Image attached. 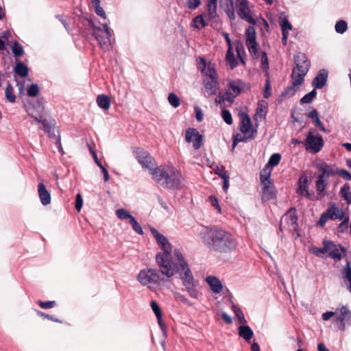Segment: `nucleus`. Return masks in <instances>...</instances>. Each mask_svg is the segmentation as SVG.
Here are the masks:
<instances>
[{
  "label": "nucleus",
  "mask_w": 351,
  "mask_h": 351,
  "mask_svg": "<svg viewBox=\"0 0 351 351\" xmlns=\"http://www.w3.org/2000/svg\"><path fill=\"white\" fill-rule=\"evenodd\" d=\"M200 237L203 243L216 252L229 253L237 246V241L230 232L217 226L202 231Z\"/></svg>",
  "instance_id": "f257e3e1"
},
{
  "label": "nucleus",
  "mask_w": 351,
  "mask_h": 351,
  "mask_svg": "<svg viewBox=\"0 0 351 351\" xmlns=\"http://www.w3.org/2000/svg\"><path fill=\"white\" fill-rule=\"evenodd\" d=\"M173 256L175 258V274H179L185 290L189 296L197 299L199 291L197 289V284L188 263L179 249L173 250Z\"/></svg>",
  "instance_id": "f03ea898"
},
{
  "label": "nucleus",
  "mask_w": 351,
  "mask_h": 351,
  "mask_svg": "<svg viewBox=\"0 0 351 351\" xmlns=\"http://www.w3.org/2000/svg\"><path fill=\"white\" fill-rule=\"evenodd\" d=\"M150 231L154 237L158 245L162 252H158L156 261L158 266H160L165 274H172L171 265H173L174 259L171 258L172 246L169 240L160 234L156 228H150Z\"/></svg>",
  "instance_id": "7ed1b4c3"
},
{
  "label": "nucleus",
  "mask_w": 351,
  "mask_h": 351,
  "mask_svg": "<svg viewBox=\"0 0 351 351\" xmlns=\"http://www.w3.org/2000/svg\"><path fill=\"white\" fill-rule=\"evenodd\" d=\"M152 175L156 182L169 189L180 188L183 179L180 171L173 166L156 167L152 170Z\"/></svg>",
  "instance_id": "20e7f679"
},
{
  "label": "nucleus",
  "mask_w": 351,
  "mask_h": 351,
  "mask_svg": "<svg viewBox=\"0 0 351 351\" xmlns=\"http://www.w3.org/2000/svg\"><path fill=\"white\" fill-rule=\"evenodd\" d=\"M175 259V258L173 257ZM159 269L154 268L141 269L138 276L137 280L143 286L152 288L154 285H160L162 282H166V278H169L175 274V263L171 265L172 274H165L162 268L158 266Z\"/></svg>",
  "instance_id": "39448f33"
},
{
  "label": "nucleus",
  "mask_w": 351,
  "mask_h": 351,
  "mask_svg": "<svg viewBox=\"0 0 351 351\" xmlns=\"http://www.w3.org/2000/svg\"><path fill=\"white\" fill-rule=\"evenodd\" d=\"M294 63L295 66L293 69L291 77L295 79V84H302L304 82V76L308 71L311 62L306 54L300 52L294 56Z\"/></svg>",
  "instance_id": "423d86ee"
},
{
  "label": "nucleus",
  "mask_w": 351,
  "mask_h": 351,
  "mask_svg": "<svg viewBox=\"0 0 351 351\" xmlns=\"http://www.w3.org/2000/svg\"><path fill=\"white\" fill-rule=\"evenodd\" d=\"M89 27L91 28L93 35L97 40L98 45L104 51H109L111 48L110 38L111 36V30L107 23L103 25L104 29L96 27L92 21L88 23Z\"/></svg>",
  "instance_id": "0eeeda50"
},
{
  "label": "nucleus",
  "mask_w": 351,
  "mask_h": 351,
  "mask_svg": "<svg viewBox=\"0 0 351 351\" xmlns=\"http://www.w3.org/2000/svg\"><path fill=\"white\" fill-rule=\"evenodd\" d=\"M304 146L311 153H318L324 147V140L321 135L315 134L314 129H310L304 141Z\"/></svg>",
  "instance_id": "6e6552de"
},
{
  "label": "nucleus",
  "mask_w": 351,
  "mask_h": 351,
  "mask_svg": "<svg viewBox=\"0 0 351 351\" xmlns=\"http://www.w3.org/2000/svg\"><path fill=\"white\" fill-rule=\"evenodd\" d=\"M343 216H345L343 210L337 206L335 203H332L330 205L329 208L321 215L318 221V225L321 227H324L328 220H341L343 219Z\"/></svg>",
  "instance_id": "1a4fd4ad"
},
{
  "label": "nucleus",
  "mask_w": 351,
  "mask_h": 351,
  "mask_svg": "<svg viewBox=\"0 0 351 351\" xmlns=\"http://www.w3.org/2000/svg\"><path fill=\"white\" fill-rule=\"evenodd\" d=\"M245 45L251 56L254 58H258L259 55L257 48L258 45L256 43V33L255 28L253 26H249L245 29Z\"/></svg>",
  "instance_id": "9d476101"
},
{
  "label": "nucleus",
  "mask_w": 351,
  "mask_h": 351,
  "mask_svg": "<svg viewBox=\"0 0 351 351\" xmlns=\"http://www.w3.org/2000/svg\"><path fill=\"white\" fill-rule=\"evenodd\" d=\"M236 9L238 15L252 25L256 24L255 19L250 14L247 0H236Z\"/></svg>",
  "instance_id": "9b49d317"
},
{
  "label": "nucleus",
  "mask_w": 351,
  "mask_h": 351,
  "mask_svg": "<svg viewBox=\"0 0 351 351\" xmlns=\"http://www.w3.org/2000/svg\"><path fill=\"white\" fill-rule=\"evenodd\" d=\"M185 141L187 143H193L195 149H198L202 145L203 136L201 135L197 129L189 128L185 132Z\"/></svg>",
  "instance_id": "f8f14e48"
},
{
  "label": "nucleus",
  "mask_w": 351,
  "mask_h": 351,
  "mask_svg": "<svg viewBox=\"0 0 351 351\" xmlns=\"http://www.w3.org/2000/svg\"><path fill=\"white\" fill-rule=\"evenodd\" d=\"M285 222L292 230H296L298 228V216L294 208H290L282 217L280 222V230H282V223Z\"/></svg>",
  "instance_id": "ddd939ff"
},
{
  "label": "nucleus",
  "mask_w": 351,
  "mask_h": 351,
  "mask_svg": "<svg viewBox=\"0 0 351 351\" xmlns=\"http://www.w3.org/2000/svg\"><path fill=\"white\" fill-rule=\"evenodd\" d=\"M339 315L337 317L336 321L339 322V328L343 330L346 324L351 323V311L347 306H341L339 308Z\"/></svg>",
  "instance_id": "4468645a"
},
{
  "label": "nucleus",
  "mask_w": 351,
  "mask_h": 351,
  "mask_svg": "<svg viewBox=\"0 0 351 351\" xmlns=\"http://www.w3.org/2000/svg\"><path fill=\"white\" fill-rule=\"evenodd\" d=\"M204 95L206 97H210L217 94L219 89V84L217 80H204Z\"/></svg>",
  "instance_id": "2eb2a0df"
},
{
  "label": "nucleus",
  "mask_w": 351,
  "mask_h": 351,
  "mask_svg": "<svg viewBox=\"0 0 351 351\" xmlns=\"http://www.w3.org/2000/svg\"><path fill=\"white\" fill-rule=\"evenodd\" d=\"M317 168L320 172L319 176H322L323 178H328L330 176L337 175L338 173V169L334 165L326 162L318 164Z\"/></svg>",
  "instance_id": "dca6fc26"
},
{
  "label": "nucleus",
  "mask_w": 351,
  "mask_h": 351,
  "mask_svg": "<svg viewBox=\"0 0 351 351\" xmlns=\"http://www.w3.org/2000/svg\"><path fill=\"white\" fill-rule=\"evenodd\" d=\"M241 119L240 131L244 134H250L254 129H252V122L250 117L245 112L239 113Z\"/></svg>",
  "instance_id": "f3484780"
},
{
  "label": "nucleus",
  "mask_w": 351,
  "mask_h": 351,
  "mask_svg": "<svg viewBox=\"0 0 351 351\" xmlns=\"http://www.w3.org/2000/svg\"><path fill=\"white\" fill-rule=\"evenodd\" d=\"M328 72L326 69H321L313 81V85L315 88H323L327 82Z\"/></svg>",
  "instance_id": "a211bd4d"
},
{
  "label": "nucleus",
  "mask_w": 351,
  "mask_h": 351,
  "mask_svg": "<svg viewBox=\"0 0 351 351\" xmlns=\"http://www.w3.org/2000/svg\"><path fill=\"white\" fill-rule=\"evenodd\" d=\"M202 62L203 66L201 68V71L205 75V79L217 80L218 77L214 66L210 63L206 64L204 59H202Z\"/></svg>",
  "instance_id": "6ab92c4d"
},
{
  "label": "nucleus",
  "mask_w": 351,
  "mask_h": 351,
  "mask_svg": "<svg viewBox=\"0 0 351 351\" xmlns=\"http://www.w3.org/2000/svg\"><path fill=\"white\" fill-rule=\"evenodd\" d=\"M38 193L43 205L47 206L51 203V195L42 182L38 185Z\"/></svg>",
  "instance_id": "aec40b11"
},
{
  "label": "nucleus",
  "mask_w": 351,
  "mask_h": 351,
  "mask_svg": "<svg viewBox=\"0 0 351 351\" xmlns=\"http://www.w3.org/2000/svg\"><path fill=\"white\" fill-rule=\"evenodd\" d=\"M220 5L224 10L230 19L232 20L235 19L233 0H220Z\"/></svg>",
  "instance_id": "412c9836"
},
{
  "label": "nucleus",
  "mask_w": 351,
  "mask_h": 351,
  "mask_svg": "<svg viewBox=\"0 0 351 351\" xmlns=\"http://www.w3.org/2000/svg\"><path fill=\"white\" fill-rule=\"evenodd\" d=\"M256 134V130H253L250 134H243V135H242L241 134H237L234 135L232 141V148L234 149L239 142H247L250 140L254 139Z\"/></svg>",
  "instance_id": "4be33fe9"
},
{
  "label": "nucleus",
  "mask_w": 351,
  "mask_h": 351,
  "mask_svg": "<svg viewBox=\"0 0 351 351\" xmlns=\"http://www.w3.org/2000/svg\"><path fill=\"white\" fill-rule=\"evenodd\" d=\"M328 184V178H323L322 176H318L315 183L317 198L321 199L323 196V192Z\"/></svg>",
  "instance_id": "5701e85b"
},
{
  "label": "nucleus",
  "mask_w": 351,
  "mask_h": 351,
  "mask_svg": "<svg viewBox=\"0 0 351 351\" xmlns=\"http://www.w3.org/2000/svg\"><path fill=\"white\" fill-rule=\"evenodd\" d=\"M206 280L210 285L213 292L219 293L222 291V284L217 278L213 276H209L206 278Z\"/></svg>",
  "instance_id": "b1692460"
},
{
  "label": "nucleus",
  "mask_w": 351,
  "mask_h": 351,
  "mask_svg": "<svg viewBox=\"0 0 351 351\" xmlns=\"http://www.w3.org/2000/svg\"><path fill=\"white\" fill-rule=\"evenodd\" d=\"M228 86L231 90L230 92L238 96L242 90L243 82L241 80H229Z\"/></svg>",
  "instance_id": "393cba45"
},
{
  "label": "nucleus",
  "mask_w": 351,
  "mask_h": 351,
  "mask_svg": "<svg viewBox=\"0 0 351 351\" xmlns=\"http://www.w3.org/2000/svg\"><path fill=\"white\" fill-rule=\"evenodd\" d=\"M96 101L98 106L103 110H108L110 107V97L104 94L99 95Z\"/></svg>",
  "instance_id": "a878e982"
},
{
  "label": "nucleus",
  "mask_w": 351,
  "mask_h": 351,
  "mask_svg": "<svg viewBox=\"0 0 351 351\" xmlns=\"http://www.w3.org/2000/svg\"><path fill=\"white\" fill-rule=\"evenodd\" d=\"M14 72L21 77H25L28 75L29 69L24 63L21 62H16L14 69Z\"/></svg>",
  "instance_id": "bb28decb"
},
{
  "label": "nucleus",
  "mask_w": 351,
  "mask_h": 351,
  "mask_svg": "<svg viewBox=\"0 0 351 351\" xmlns=\"http://www.w3.org/2000/svg\"><path fill=\"white\" fill-rule=\"evenodd\" d=\"M333 247H335V244L333 242L324 241V247L322 248L314 247L313 249V253L317 256H320L322 254L327 253Z\"/></svg>",
  "instance_id": "cd10ccee"
},
{
  "label": "nucleus",
  "mask_w": 351,
  "mask_h": 351,
  "mask_svg": "<svg viewBox=\"0 0 351 351\" xmlns=\"http://www.w3.org/2000/svg\"><path fill=\"white\" fill-rule=\"evenodd\" d=\"M307 181L306 178H304L303 181H302V178H300L297 193L311 199V195L308 191Z\"/></svg>",
  "instance_id": "c85d7f7f"
},
{
  "label": "nucleus",
  "mask_w": 351,
  "mask_h": 351,
  "mask_svg": "<svg viewBox=\"0 0 351 351\" xmlns=\"http://www.w3.org/2000/svg\"><path fill=\"white\" fill-rule=\"evenodd\" d=\"M239 335L248 341L252 338L254 332L250 326L245 325L239 327Z\"/></svg>",
  "instance_id": "c756f323"
},
{
  "label": "nucleus",
  "mask_w": 351,
  "mask_h": 351,
  "mask_svg": "<svg viewBox=\"0 0 351 351\" xmlns=\"http://www.w3.org/2000/svg\"><path fill=\"white\" fill-rule=\"evenodd\" d=\"M263 199L269 200L275 197V193L272 183L270 184L263 185Z\"/></svg>",
  "instance_id": "7c9ffc66"
},
{
  "label": "nucleus",
  "mask_w": 351,
  "mask_h": 351,
  "mask_svg": "<svg viewBox=\"0 0 351 351\" xmlns=\"http://www.w3.org/2000/svg\"><path fill=\"white\" fill-rule=\"evenodd\" d=\"M339 195L348 205L351 204V191L349 184L346 183L343 184L340 189Z\"/></svg>",
  "instance_id": "2f4dec72"
},
{
  "label": "nucleus",
  "mask_w": 351,
  "mask_h": 351,
  "mask_svg": "<svg viewBox=\"0 0 351 351\" xmlns=\"http://www.w3.org/2000/svg\"><path fill=\"white\" fill-rule=\"evenodd\" d=\"M271 169L265 166L261 172L260 178L262 185L270 184L271 183L269 178L271 176Z\"/></svg>",
  "instance_id": "473e14b6"
},
{
  "label": "nucleus",
  "mask_w": 351,
  "mask_h": 351,
  "mask_svg": "<svg viewBox=\"0 0 351 351\" xmlns=\"http://www.w3.org/2000/svg\"><path fill=\"white\" fill-rule=\"evenodd\" d=\"M343 278L348 290L351 293V267L348 262H347L345 271L343 273Z\"/></svg>",
  "instance_id": "72a5a7b5"
},
{
  "label": "nucleus",
  "mask_w": 351,
  "mask_h": 351,
  "mask_svg": "<svg viewBox=\"0 0 351 351\" xmlns=\"http://www.w3.org/2000/svg\"><path fill=\"white\" fill-rule=\"evenodd\" d=\"M295 78H291L292 84L287 86L285 90L282 93L281 96L284 97H291L293 96L298 90L297 86L300 84H295Z\"/></svg>",
  "instance_id": "f704fd0d"
},
{
  "label": "nucleus",
  "mask_w": 351,
  "mask_h": 351,
  "mask_svg": "<svg viewBox=\"0 0 351 351\" xmlns=\"http://www.w3.org/2000/svg\"><path fill=\"white\" fill-rule=\"evenodd\" d=\"M217 0H207L208 14L209 19H214L217 15Z\"/></svg>",
  "instance_id": "c9c22d12"
},
{
  "label": "nucleus",
  "mask_w": 351,
  "mask_h": 351,
  "mask_svg": "<svg viewBox=\"0 0 351 351\" xmlns=\"http://www.w3.org/2000/svg\"><path fill=\"white\" fill-rule=\"evenodd\" d=\"M42 124L43 126V129L49 135V137L56 136L53 128L54 123H52L51 121H49L48 120L44 119L42 121Z\"/></svg>",
  "instance_id": "e433bc0d"
},
{
  "label": "nucleus",
  "mask_w": 351,
  "mask_h": 351,
  "mask_svg": "<svg viewBox=\"0 0 351 351\" xmlns=\"http://www.w3.org/2000/svg\"><path fill=\"white\" fill-rule=\"evenodd\" d=\"M135 157L138 162L141 161L143 158H147L148 160H152V156L145 150L142 148L137 147L134 150Z\"/></svg>",
  "instance_id": "4c0bfd02"
},
{
  "label": "nucleus",
  "mask_w": 351,
  "mask_h": 351,
  "mask_svg": "<svg viewBox=\"0 0 351 351\" xmlns=\"http://www.w3.org/2000/svg\"><path fill=\"white\" fill-rule=\"evenodd\" d=\"M226 60L227 62L229 64L231 69H234L238 64L237 61L236 60L234 53L232 52L231 46L228 47V49L226 55Z\"/></svg>",
  "instance_id": "58836bf2"
},
{
  "label": "nucleus",
  "mask_w": 351,
  "mask_h": 351,
  "mask_svg": "<svg viewBox=\"0 0 351 351\" xmlns=\"http://www.w3.org/2000/svg\"><path fill=\"white\" fill-rule=\"evenodd\" d=\"M232 311H234L235 316L237 317L239 324H245L247 322V321L245 318L244 314H243V311H241V309L238 306L234 304V303H232Z\"/></svg>",
  "instance_id": "ea45409f"
},
{
  "label": "nucleus",
  "mask_w": 351,
  "mask_h": 351,
  "mask_svg": "<svg viewBox=\"0 0 351 351\" xmlns=\"http://www.w3.org/2000/svg\"><path fill=\"white\" fill-rule=\"evenodd\" d=\"M151 307L152 311H154V314L156 315V317L157 318L158 322L160 326H162V311L158 305V304L154 301L152 300L151 302Z\"/></svg>",
  "instance_id": "a19ab883"
},
{
  "label": "nucleus",
  "mask_w": 351,
  "mask_h": 351,
  "mask_svg": "<svg viewBox=\"0 0 351 351\" xmlns=\"http://www.w3.org/2000/svg\"><path fill=\"white\" fill-rule=\"evenodd\" d=\"M5 95L6 99L11 102L14 103L16 101V96L14 93V88L8 84L5 90Z\"/></svg>",
  "instance_id": "79ce46f5"
},
{
  "label": "nucleus",
  "mask_w": 351,
  "mask_h": 351,
  "mask_svg": "<svg viewBox=\"0 0 351 351\" xmlns=\"http://www.w3.org/2000/svg\"><path fill=\"white\" fill-rule=\"evenodd\" d=\"M280 160H281V156L280 154H278V153L273 154L270 156L269 161L267 162V164L265 166H267L268 167H270L271 169V167L278 165L279 164Z\"/></svg>",
  "instance_id": "37998d69"
},
{
  "label": "nucleus",
  "mask_w": 351,
  "mask_h": 351,
  "mask_svg": "<svg viewBox=\"0 0 351 351\" xmlns=\"http://www.w3.org/2000/svg\"><path fill=\"white\" fill-rule=\"evenodd\" d=\"M317 91L315 89H313L310 93L306 94L302 99H300V104H311L315 97H316Z\"/></svg>",
  "instance_id": "c03bdc74"
},
{
  "label": "nucleus",
  "mask_w": 351,
  "mask_h": 351,
  "mask_svg": "<svg viewBox=\"0 0 351 351\" xmlns=\"http://www.w3.org/2000/svg\"><path fill=\"white\" fill-rule=\"evenodd\" d=\"M12 51L15 57L22 56L24 53V50L23 46L19 44L17 41H15L13 43Z\"/></svg>",
  "instance_id": "a18cd8bd"
},
{
  "label": "nucleus",
  "mask_w": 351,
  "mask_h": 351,
  "mask_svg": "<svg viewBox=\"0 0 351 351\" xmlns=\"http://www.w3.org/2000/svg\"><path fill=\"white\" fill-rule=\"evenodd\" d=\"M116 215L117 217L121 220L124 219H130L131 220L132 217H134L132 215H130V212L123 209V208H119L116 210Z\"/></svg>",
  "instance_id": "49530a36"
},
{
  "label": "nucleus",
  "mask_w": 351,
  "mask_h": 351,
  "mask_svg": "<svg viewBox=\"0 0 351 351\" xmlns=\"http://www.w3.org/2000/svg\"><path fill=\"white\" fill-rule=\"evenodd\" d=\"M335 28L337 33L343 34L348 29V24L345 21L340 20L337 22Z\"/></svg>",
  "instance_id": "de8ad7c7"
},
{
  "label": "nucleus",
  "mask_w": 351,
  "mask_h": 351,
  "mask_svg": "<svg viewBox=\"0 0 351 351\" xmlns=\"http://www.w3.org/2000/svg\"><path fill=\"white\" fill-rule=\"evenodd\" d=\"M169 103L174 108H177L180 104V98L173 93H169L168 96Z\"/></svg>",
  "instance_id": "09e8293b"
},
{
  "label": "nucleus",
  "mask_w": 351,
  "mask_h": 351,
  "mask_svg": "<svg viewBox=\"0 0 351 351\" xmlns=\"http://www.w3.org/2000/svg\"><path fill=\"white\" fill-rule=\"evenodd\" d=\"M342 222L338 226V232L340 233H344L348 230L349 225V217L343 216Z\"/></svg>",
  "instance_id": "8fccbe9b"
},
{
  "label": "nucleus",
  "mask_w": 351,
  "mask_h": 351,
  "mask_svg": "<svg viewBox=\"0 0 351 351\" xmlns=\"http://www.w3.org/2000/svg\"><path fill=\"white\" fill-rule=\"evenodd\" d=\"M130 223L131 224L132 229L138 234L143 235V230L141 228V226L139 225V223L137 222V221L135 219L134 217H132L131 220L130 221Z\"/></svg>",
  "instance_id": "3c124183"
},
{
  "label": "nucleus",
  "mask_w": 351,
  "mask_h": 351,
  "mask_svg": "<svg viewBox=\"0 0 351 351\" xmlns=\"http://www.w3.org/2000/svg\"><path fill=\"white\" fill-rule=\"evenodd\" d=\"M174 298L178 302H182L189 306H192V303L189 301V300L180 293H174Z\"/></svg>",
  "instance_id": "603ef678"
},
{
  "label": "nucleus",
  "mask_w": 351,
  "mask_h": 351,
  "mask_svg": "<svg viewBox=\"0 0 351 351\" xmlns=\"http://www.w3.org/2000/svg\"><path fill=\"white\" fill-rule=\"evenodd\" d=\"M280 26L282 33H289V31L292 29L291 24L286 18H284L281 20Z\"/></svg>",
  "instance_id": "864d4df0"
},
{
  "label": "nucleus",
  "mask_w": 351,
  "mask_h": 351,
  "mask_svg": "<svg viewBox=\"0 0 351 351\" xmlns=\"http://www.w3.org/2000/svg\"><path fill=\"white\" fill-rule=\"evenodd\" d=\"M138 162L143 166V167L147 168L152 171V167L154 166L155 160L152 156V160H148L147 158H145V159L143 158Z\"/></svg>",
  "instance_id": "5fc2aeb1"
},
{
  "label": "nucleus",
  "mask_w": 351,
  "mask_h": 351,
  "mask_svg": "<svg viewBox=\"0 0 351 351\" xmlns=\"http://www.w3.org/2000/svg\"><path fill=\"white\" fill-rule=\"evenodd\" d=\"M193 22L195 26L197 29H202L206 26V22L202 15H199L194 18Z\"/></svg>",
  "instance_id": "6e6d98bb"
},
{
  "label": "nucleus",
  "mask_w": 351,
  "mask_h": 351,
  "mask_svg": "<svg viewBox=\"0 0 351 351\" xmlns=\"http://www.w3.org/2000/svg\"><path fill=\"white\" fill-rule=\"evenodd\" d=\"M221 116L223 121L228 125H231L232 123V119L231 113L229 110L223 109L221 111Z\"/></svg>",
  "instance_id": "4d7b16f0"
},
{
  "label": "nucleus",
  "mask_w": 351,
  "mask_h": 351,
  "mask_svg": "<svg viewBox=\"0 0 351 351\" xmlns=\"http://www.w3.org/2000/svg\"><path fill=\"white\" fill-rule=\"evenodd\" d=\"M27 95L29 97H36L39 92V88L37 84H33L27 88Z\"/></svg>",
  "instance_id": "13d9d810"
},
{
  "label": "nucleus",
  "mask_w": 351,
  "mask_h": 351,
  "mask_svg": "<svg viewBox=\"0 0 351 351\" xmlns=\"http://www.w3.org/2000/svg\"><path fill=\"white\" fill-rule=\"evenodd\" d=\"M261 67L263 70L267 71L269 69V62L266 52L263 51L261 53Z\"/></svg>",
  "instance_id": "bf43d9fd"
},
{
  "label": "nucleus",
  "mask_w": 351,
  "mask_h": 351,
  "mask_svg": "<svg viewBox=\"0 0 351 351\" xmlns=\"http://www.w3.org/2000/svg\"><path fill=\"white\" fill-rule=\"evenodd\" d=\"M223 95L224 101H228L230 104H232L234 102V98L237 97L234 94L229 90H227L223 93Z\"/></svg>",
  "instance_id": "052dcab7"
},
{
  "label": "nucleus",
  "mask_w": 351,
  "mask_h": 351,
  "mask_svg": "<svg viewBox=\"0 0 351 351\" xmlns=\"http://www.w3.org/2000/svg\"><path fill=\"white\" fill-rule=\"evenodd\" d=\"M328 252L329 253V256L332 258L337 259L338 261L341 260V254L339 252V250L335 245Z\"/></svg>",
  "instance_id": "680f3d73"
},
{
  "label": "nucleus",
  "mask_w": 351,
  "mask_h": 351,
  "mask_svg": "<svg viewBox=\"0 0 351 351\" xmlns=\"http://www.w3.org/2000/svg\"><path fill=\"white\" fill-rule=\"evenodd\" d=\"M95 9V13L102 17L103 19H106V14L104 9L101 7L100 3H96L93 5Z\"/></svg>",
  "instance_id": "e2e57ef3"
},
{
  "label": "nucleus",
  "mask_w": 351,
  "mask_h": 351,
  "mask_svg": "<svg viewBox=\"0 0 351 351\" xmlns=\"http://www.w3.org/2000/svg\"><path fill=\"white\" fill-rule=\"evenodd\" d=\"M220 178L223 180V189L226 191L229 187V173H223Z\"/></svg>",
  "instance_id": "0e129e2a"
},
{
  "label": "nucleus",
  "mask_w": 351,
  "mask_h": 351,
  "mask_svg": "<svg viewBox=\"0 0 351 351\" xmlns=\"http://www.w3.org/2000/svg\"><path fill=\"white\" fill-rule=\"evenodd\" d=\"M208 200L210 204L215 207L219 213H221V207L218 203L217 199L215 196L210 195L208 197Z\"/></svg>",
  "instance_id": "69168bd1"
},
{
  "label": "nucleus",
  "mask_w": 351,
  "mask_h": 351,
  "mask_svg": "<svg viewBox=\"0 0 351 351\" xmlns=\"http://www.w3.org/2000/svg\"><path fill=\"white\" fill-rule=\"evenodd\" d=\"M56 305L55 301H47V302H39V306L44 309L51 308L54 307Z\"/></svg>",
  "instance_id": "338daca9"
},
{
  "label": "nucleus",
  "mask_w": 351,
  "mask_h": 351,
  "mask_svg": "<svg viewBox=\"0 0 351 351\" xmlns=\"http://www.w3.org/2000/svg\"><path fill=\"white\" fill-rule=\"evenodd\" d=\"M337 175H339L346 180H351V173L346 169L338 170Z\"/></svg>",
  "instance_id": "774afa93"
}]
</instances>
